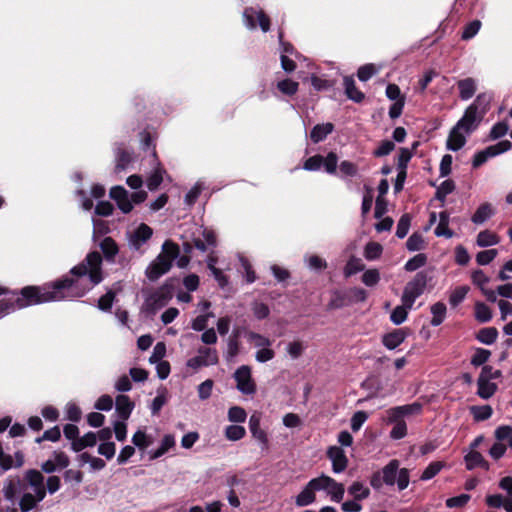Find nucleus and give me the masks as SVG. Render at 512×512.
Returning a JSON list of instances; mask_svg holds the SVG:
<instances>
[{"label":"nucleus","instance_id":"f257e3e1","mask_svg":"<svg viewBox=\"0 0 512 512\" xmlns=\"http://www.w3.org/2000/svg\"><path fill=\"white\" fill-rule=\"evenodd\" d=\"M101 264V254L97 251L91 252L83 262L70 270V276L41 286L45 303L85 295L103 280Z\"/></svg>","mask_w":512,"mask_h":512},{"label":"nucleus","instance_id":"f03ea898","mask_svg":"<svg viewBox=\"0 0 512 512\" xmlns=\"http://www.w3.org/2000/svg\"><path fill=\"white\" fill-rule=\"evenodd\" d=\"M324 492L334 502H340L345 493L342 483L337 482L332 477L321 474L312 478L295 497V505L297 507H305L316 501V492Z\"/></svg>","mask_w":512,"mask_h":512},{"label":"nucleus","instance_id":"7ed1b4c3","mask_svg":"<svg viewBox=\"0 0 512 512\" xmlns=\"http://www.w3.org/2000/svg\"><path fill=\"white\" fill-rule=\"evenodd\" d=\"M0 298V317H3L17 309L27 306L45 303L42 295V288L28 286L21 290L20 293L14 291H5L1 288Z\"/></svg>","mask_w":512,"mask_h":512},{"label":"nucleus","instance_id":"20e7f679","mask_svg":"<svg viewBox=\"0 0 512 512\" xmlns=\"http://www.w3.org/2000/svg\"><path fill=\"white\" fill-rule=\"evenodd\" d=\"M410 482L409 470L399 468L398 460H391L381 471L373 474L370 484L374 489H380L384 484L387 486L397 485L398 490L406 489Z\"/></svg>","mask_w":512,"mask_h":512},{"label":"nucleus","instance_id":"39448f33","mask_svg":"<svg viewBox=\"0 0 512 512\" xmlns=\"http://www.w3.org/2000/svg\"><path fill=\"white\" fill-rule=\"evenodd\" d=\"M180 253L177 244L172 241H165L162 245V253L147 267L146 276L155 281L162 275L167 273L172 267V262L178 257Z\"/></svg>","mask_w":512,"mask_h":512},{"label":"nucleus","instance_id":"423d86ee","mask_svg":"<svg viewBox=\"0 0 512 512\" xmlns=\"http://www.w3.org/2000/svg\"><path fill=\"white\" fill-rule=\"evenodd\" d=\"M478 124L463 115L449 133L446 147L451 151H458L466 144V138L476 130Z\"/></svg>","mask_w":512,"mask_h":512},{"label":"nucleus","instance_id":"0eeeda50","mask_svg":"<svg viewBox=\"0 0 512 512\" xmlns=\"http://www.w3.org/2000/svg\"><path fill=\"white\" fill-rule=\"evenodd\" d=\"M110 197L116 201L118 208L125 214L131 212L135 204L144 202L147 193L143 190L132 193L129 197L127 190L122 186H114L110 190Z\"/></svg>","mask_w":512,"mask_h":512},{"label":"nucleus","instance_id":"6e6552de","mask_svg":"<svg viewBox=\"0 0 512 512\" xmlns=\"http://www.w3.org/2000/svg\"><path fill=\"white\" fill-rule=\"evenodd\" d=\"M427 282V274L425 272H418L414 278L406 284L401 302L406 303L408 307H413L416 299L423 294Z\"/></svg>","mask_w":512,"mask_h":512},{"label":"nucleus","instance_id":"1a4fd4ad","mask_svg":"<svg viewBox=\"0 0 512 512\" xmlns=\"http://www.w3.org/2000/svg\"><path fill=\"white\" fill-rule=\"evenodd\" d=\"M243 19L248 29H256L257 26L263 32H268L270 29V19L261 9L246 8L243 12Z\"/></svg>","mask_w":512,"mask_h":512},{"label":"nucleus","instance_id":"9d476101","mask_svg":"<svg viewBox=\"0 0 512 512\" xmlns=\"http://www.w3.org/2000/svg\"><path fill=\"white\" fill-rule=\"evenodd\" d=\"M492 97L489 94H479L474 102L467 107L464 115L479 125L484 114L487 112Z\"/></svg>","mask_w":512,"mask_h":512},{"label":"nucleus","instance_id":"9b49d317","mask_svg":"<svg viewBox=\"0 0 512 512\" xmlns=\"http://www.w3.org/2000/svg\"><path fill=\"white\" fill-rule=\"evenodd\" d=\"M511 143L508 140L500 141L494 145H491L474 155L472 165L474 168H478L483 165L489 158L500 155L511 149Z\"/></svg>","mask_w":512,"mask_h":512},{"label":"nucleus","instance_id":"f8f14e48","mask_svg":"<svg viewBox=\"0 0 512 512\" xmlns=\"http://www.w3.org/2000/svg\"><path fill=\"white\" fill-rule=\"evenodd\" d=\"M173 298V290L170 286L163 285L153 292L146 300V307L150 313H155L157 310L166 306Z\"/></svg>","mask_w":512,"mask_h":512},{"label":"nucleus","instance_id":"ddd939ff","mask_svg":"<svg viewBox=\"0 0 512 512\" xmlns=\"http://www.w3.org/2000/svg\"><path fill=\"white\" fill-rule=\"evenodd\" d=\"M237 389L246 395L256 392V384L252 379L251 368L247 365L240 366L234 373Z\"/></svg>","mask_w":512,"mask_h":512},{"label":"nucleus","instance_id":"4468645a","mask_svg":"<svg viewBox=\"0 0 512 512\" xmlns=\"http://www.w3.org/2000/svg\"><path fill=\"white\" fill-rule=\"evenodd\" d=\"M130 249L138 251L152 237L153 230L147 224L141 223L137 228L127 233Z\"/></svg>","mask_w":512,"mask_h":512},{"label":"nucleus","instance_id":"2eb2a0df","mask_svg":"<svg viewBox=\"0 0 512 512\" xmlns=\"http://www.w3.org/2000/svg\"><path fill=\"white\" fill-rule=\"evenodd\" d=\"M327 457L332 462V471L335 474L342 473L348 465V459L344 450L338 446H331L327 450Z\"/></svg>","mask_w":512,"mask_h":512},{"label":"nucleus","instance_id":"dca6fc26","mask_svg":"<svg viewBox=\"0 0 512 512\" xmlns=\"http://www.w3.org/2000/svg\"><path fill=\"white\" fill-rule=\"evenodd\" d=\"M25 479L39 499H44L46 496V488L44 485V476L37 470H28L25 473Z\"/></svg>","mask_w":512,"mask_h":512},{"label":"nucleus","instance_id":"f3484780","mask_svg":"<svg viewBox=\"0 0 512 512\" xmlns=\"http://www.w3.org/2000/svg\"><path fill=\"white\" fill-rule=\"evenodd\" d=\"M261 415L260 413H253L249 418V429L252 436L262 444L263 448L268 446V437L264 430L260 428Z\"/></svg>","mask_w":512,"mask_h":512},{"label":"nucleus","instance_id":"a211bd4d","mask_svg":"<svg viewBox=\"0 0 512 512\" xmlns=\"http://www.w3.org/2000/svg\"><path fill=\"white\" fill-rule=\"evenodd\" d=\"M152 162L154 167L153 172L147 179V187L149 190L153 191L156 190L159 185L163 181V175L165 174V170L161 167L160 163L158 162L156 152L153 149L151 152Z\"/></svg>","mask_w":512,"mask_h":512},{"label":"nucleus","instance_id":"6ab92c4d","mask_svg":"<svg viewBox=\"0 0 512 512\" xmlns=\"http://www.w3.org/2000/svg\"><path fill=\"white\" fill-rule=\"evenodd\" d=\"M406 337L407 332L404 329H395L383 336L382 343L387 349L394 350L405 341Z\"/></svg>","mask_w":512,"mask_h":512},{"label":"nucleus","instance_id":"aec40b11","mask_svg":"<svg viewBox=\"0 0 512 512\" xmlns=\"http://www.w3.org/2000/svg\"><path fill=\"white\" fill-rule=\"evenodd\" d=\"M464 459H465L466 468L468 470H473L477 467H482L485 470L489 469L488 462L484 459L482 454L476 450H470L465 455Z\"/></svg>","mask_w":512,"mask_h":512},{"label":"nucleus","instance_id":"412c9836","mask_svg":"<svg viewBox=\"0 0 512 512\" xmlns=\"http://www.w3.org/2000/svg\"><path fill=\"white\" fill-rule=\"evenodd\" d=\"M459 90V97L462 100H469L473 97L477 89V83L473 78H465L457 83Z\"/></svg>","mask_w":512,"mask_h":512},{"label":"nucleus","instance_id":"4be33fe9","mask_svg":"<svg viewBox=\"0 0 512 512\" xmlns=\"http://www.w3.org/2000/svg\"><path fill=\"white\" fill-rule=\"evenodd\" d=\"M116 411L122 420H127L133 410V403L126 395H118L115 401Z\"/></svg>","mask_w":512,"mask_h":512},{"label":"nucleus","instance_id":"5701e85b","mask_svg":"<svg viewBox=\"0 0 512 512\" xmlns=\"http://www.w3.org/2000/svg\"><path fill=\"white\" fill-rule=\"evenodd\" d=\"M202 236L204 240L199 238L194 239V246L198 250L205 252L208 247H214L216 245V236L212 230L204 228L202 230Z\"/></svg>","mask_w":512,"mask_h":512},{"label":"nucleus","instance_id":"b1692460","mask_svg":"<svg viewBox=\"0 0 512 512\" xmlns=\"http://www.w3.org/2000/svg\"><path fill=\"white\" fill-rule=\"evenodd\" d=\"M116 155V172H121L125 170L127 165L130 163L132 156L131 152L123 146H117L115 148Z\"/></svg>","mask_w":512,"mask_h":512},{"label":"nucleus","instance_id":"393cba45","mask_svg":"<svg viewBox=\"0 0 512 512\" xmlns=\"http://www.w3.org/2000/svg\"><path fill=\"white\" fill-rule=\"evenodd\" d=\"M333 128L331 123L317 124L311 130L310 138L314 143H319L333 131Z\"/></svg>","mask_w":512,"mask_h":512},{"label":"nucleus","instance_id":"a878e982","mask_svg":"<svg viewBox=\"0 0 512 512\" xmlns=\"http://www.w3.org/2000/svg\"><path fill=\"white\" fill-rule=\"evenodd\" d=\"M97 442V435L94 432H88L83 437L71 443V448L75 452H80L86 447H93Z\"/></svg>","mask_w":512,"mask_h":512},{"label":"nucleus","instance_id":"bb28decb","mask_svg":"<svg viewBox=\"0 0 512 512\" xmlns=\"http://www.w3.org/2000/svg\"><path fill=\"white\" fill-rule=\"evenodd\" d=\"M494 214L493 208L489 203L481 204L475 213L473 214L471 220L474 224H483L486 222L492 215Z\"/></svg>","mask_w":512,"mask_h":512},{"label":"nucleus","instance_id":"cd10ccee","mask_svg":"<svg viewBox=\"0 0 512 512\" xmlns=\"http://www.w3.org/2000/svg\"><path fill=\"white\" fill-rule=\"evenodd\" d=\"M344 87L345 93L349 99L353 100L356 103H359L364 99V94L357 89L354 79L350 77H345Z\"/></svg>","mask_w":512,"mask_h":512},{"label":"nucleus","instance_id":"c85d7f7f","mask_svg":"<svg viewBox=\"0 0 512 512\" xmlns=\"http://www.w3.org/2000/svg\"><path fill=\"white\" fill-rule=\"evenodd\" d=\"M348 493L353 499L361 501L369 497L370 490L363 483L355 481L349 486Z\"/></svg>","mask_w":512,"mask_h":512},{"label":"nucleus","instance_id":"c756f323","mask_svg":"<svg viewBox=\"0 0 512 512\" xmlns=\"http://www.w3.org/2000/svg\"><path fill=\"white\" fill-rule=\"evenodd\" d=\"M175 445L174 436L167 434L163 437L160 446L150 454L151 459H157L163 456L166 452H168Z\"/></svg>","mask_w":512,"mask_h":512},{"label":"nucleus","instance_id":"7c9ffc66","mask_svg":"<svg viewBox=\"0 0 512 512\" xmlns=\"http://www.w3.org/2000/svg\"><path fill=\"white\" fill-rule=\"evenodd\" d=\"M412 150L408 148H401L397 157V168L400 170L401 180L406 178V169L409 161L412 158Z\"/></svg>","mask_w":512,"mask_h":512},{"label":"nucleus","instance_id":"2f4dec72","mask_svg":"<svg viewBox=\"0 0 512 512\" xmlns=\"http://www.w3.org/2000/svg\"><path fill=\"white\" fill-rule=\"evenodd\" d=\"M499 242V237L489 230L481 231L477 235L476 243L479 247H490L498 244Z\"/></svg>","mask_w":512,"mask_h":512},{"label":"nucleus","instance_id":"473e14b6","mask_svg":"<svg viewBox=\"0 0 512 512\" xmlns=\"http://www.w3.org/2000/svg\"><path fill=\"white\" fill-rule=\"evenodd\" d=\"M498 337V330L495 327H486L479 330L477 340L485 345L493 344Z\"/></svg>","mask_w":512,"mask_h":512},{"label":"nucleus","instance_id":"72a5a7b5","mask_svg":"<svg viewBox=\"0 0 512 512\" xmlns=\"http://www.w3.org/2000/svg\"><path fill=\"white\" fill-rule=\"evenodd\" d=\"M410 309H412V307H408L406 303L396 306L390 315L391 322L395 325H400L405 322Z\"/></svg>","mask_w":512,"mask_h":512},{"label":"nucleus","instance_id":"f704fd0d","mask_svg":"<svg viewBox=\"0 0 512 512\" xmlns=\"http://www.w3.org/2000/svg\"><path fill=\"white\" fill-rule=\"evenodd\" d=\"M42 500L43 499H39V497L35 493H24L19 501L21 512H28L32 510Z\"/></svg>","mask_w":512,"mask_h":512},{"label":"nucleus","instance_id":"c9c22d12","mask_svg":"<svg viewBox=\"0 0 512 512\" xmlns=\"http://www.w3.org/2000/svg\"><path fill=\"white\" fill-rule=\"evenodd\" d=\"M446 310V305L442 302H437L431 306V313L433 317L430 323L432 326H439L444 321Z\"/></svg>","mask_w":512,"mask_h":512},{"label":"nucleus","instance_id":"e433bc0d","mask_svg":"<svg viewBox=\"0 0 512 512\" xmlns=\"http://www.w3.org/2000/svg\"><path fill=\"white\" fill-rule=\"evenodd\" d=\"M100 247L107 260H113L118 253L117 244L111 237L104 238Z\"/></svg>","mask_w":512,"mask_h":512},{"label":"nucleus","instance_id":"4c0bfd02","mask_svg":"<svg viewBox=\"0 0 512 512\" xmlns=\"http://www.w3.org/2000/svg\"><path fill=\"white\" fill-rule=\"evenodd\" d=\"M478 395L483 399L490 398L496 391V384L488 380L479 379L477 380Z\"/></svg>","mask_w":512,"mask_h":512},{"label":"nucleus","instance_id":"58836bf2","mask_svg":"<svg viewBox=\"0 0 512 512\" xmlns=\"http://www.w3.org/2000/svg\"><path fill=\"white\" fill-rule=\"evenodd\" d=\"M79 461L82 465L89 463L93 471L102 470L105 467V462L103 459L93 457L87 452L79 455Z\"/></svg>","mask_w":512,"mask_h":512},{"label":"nucleus","instance_id":"ea45409f","mask_svg":"<svg viewBox=\"0 0 512 512\" xmlns=\"http://www.w3.org/2000/svg\"><path fill=\"white\" fill-rule=\"evenodd\" d=\"M470 288L466 285L456 287L449 296V303L451 306H458L468 294Z\"/></svg>","mask_w":512,"mask_h":512},{"label":"nucleus","instance_id":"a19ab883","mask_svg":"<svg viewBox=\"0 0 512 512\" xmlns=\"http://www.w3.org/2000/svg\"><path fill=\"white\" fill-rule=\"evenodd\" d=\"M198 355L206 360L210 366L216 365L218 363V353L215 348L201 346L197 349Z\"/></svg>","mask_w":512,"mask_h":512},{"label":"nucleus","instance_id":"79ce46f5","mask_svg":"<svg viewBox=\"0 0 512 512\" xmlns=\"http://www.w3.org/2000/svg\"><path fill=\"white\" fill-rule=\"evenodd\" d=\"M364 264L360 258L357 257H351L344 268V275L345 277H350L362 270H364Z\"/></svg>","mask_w":512,"mask_h":512},{"label":"nucleus","instance_id":"37998d69","mask_svg":"<svg viewBox=\"0 0 512 512\" xmlns=\"http://www.w3.org/2000/svg\"><path fill=\"white\" fill-rule=\"evenodd\" d=\"M19 485H20V480L17 478L14 480L7 481L3 487V494H4L5 498L7 500L11 501L13 504H14L16 495L18 493Z\"/></svg>","mask_w":512,"mask_h":512},{"label":"nucleus","instance_id":"c03bdc74","mask_svg":"<svg viewBox=\"0 0 512 512\" xmlns=\"http://www.w3.org/2000/svg\"><path fill=\"white\" fill-rule=\"evenodd\" d=\"M475 318L481 323L489 322L492 318V312L486 304L477 303L475 305Z\"/></svg>","mask_w":512,"mask_h":512},{"label":"nucleus","instance_id":"a18cd8bd","mask_svg":"<svg viewBox=\"0 0 512 512\" xmlns=\"http://www.w3.org/2000/svg\"><path fill=\"white\" fill-rule=\"evenodd\" d=\"M246 434V430L240 425H230L225 429V436L228 440L238 441L242 439Z\"/></svg>","mask_w":512,"mask_h":512},{"label":"nucleus","instance_id":"49530a36","mask_svg":"<svg viewBox=\"0 0 512 512\" xmlns=\"http://www.w3.org/2000/svg\"><path fill=\"white\" fill-rule=\"evenodd\" d=\"M426 261H427L426 255L419 253V254L415 255L414 257H412L411 259H409L406 262L404 268L408 272H413V271L421 268L422 266H424L426 264Z\"/></svg>","mask_w":512,"mask_h":512},{"label":"nucleus","instance_id":"de8ad7c7","mask_svg":"<svg viewBox=\"0 0 512 512\" xmlns=\"http://www.w3.org/2000/svg\"><path fill=\"white\" fill-rule=\"evenodd\" d=\"M382 246L377 242H369L364 249V256L367 260H376L382 254Z\"/></svg>","mask_w":512,"mask_h":512},{"label":"nucleus","instance_id":"09e8293b","mask_svg":"<svg viewBox=\"0 0 512 512\" xmlns=\"http://www.w3.org/2000/svg\"><path fill=\"white\" fill-rule=\"evenodd\" d=\"M406 247L409 251H420L424 248L423 236L419 233H413L406 242Z\"/></svg>","mask_w":512,"mask_h":512},{"label":"nucleus","instance_id":"8fccbe9b","mask_svg":"<svg viewBox=\"0 0 512 512\" xmlns=\"http://www.w3.org/2000/svg\"><path fill=\"white\" fill-rule=\"evenodd\" d=\"M410 224H411L410 216L408 214L402 215L397 224L396 236L400 239L406 237V235L409 232Z\"/></svg>","mask_w":512,"mask_h":512},{"label":"nucleus","instance_id":"3c124183","mask_svg":"<svg viewBox=\"0 0 512 512\" xmlns=\"http://www.w3.org/2000/svg\"><path fill=\"white\" fill-rule=\"evenodd\" d=\"M246 418V411L240 406H233L228 410V419L230 422L243 423Z\"/></svg>","mask_w":512,"mask_h":512},{"label":"nucleus","instance_id":"603ef678","mask_svg":"<svg viewBox=\"0 0 512 512\" xmlns=\"http://www.w3.org/2000/svg\"><path fill=\"white\" fill-rule=\"evenodd\" d=\"M247 337L248 340L258 349L270 347L272 344V342L267 337L255 332H249Z\"/></svg>","mask_w":512,"mask_h":512},{"label":"nucleus","instance_id":"864d4df0","mask_svg":"<svg viewBox=\"0 0 512 512\" xmlns=\"http://www.w3.org/2000/svg\"><path fill=\"white\" fill-rule=\"evenodd\" d=\"M509 125L506 121H500L494 124L490 130V138L492 140L499 139L507 134Z\"/></svg>","mask_w":512,"mask_h":512},{"label":"nucleus","instance_id":"5fc2aeb1","mask_svg":"<svg viewBox=\"0 0 512 512\" xmlns=\"http://www.w3.org/2000/svg\"><path fill=\"white\" fill-rule=\"evenodd\" d=\"M277 88L283 94L291 96L297 92L298 83L293 80H290V79H285V80L278 82Z\"/></svg>","mask_w":512,"mask_h":512},{"label":"nucleus","instance_id":"6e6d98bb","mask_svg":"<svg viewBox=\"0 0 512 512\" xmlns=\"http://www.w3.org/2000/svg\"><path fill=\"white\" fill-rule=\"evenodd\" d=\"M481 28V22L479 20H473L469 24H467L464 27V30L462 32V39L463 40H470L472 39L480 30Z\"/></svg>","mask_w":512,"mask_h":512},{"label":"nucleus","instance_id":"4d7b16f0","mask_svg":"<svg viewBox=\"0 0 512 512\" xmlns=\"http://www.w3.org/2000/svg\"><path fill=\"white\" fill-rule=\"evenodd\" d=\"M491 352L487 349L477 348L471 359V364L474 366H481L488 361Z\"/></svg>","mask_w":512,"mask_h":512},{"label":"nucleus","instance_id":"13d9d810","mask_svg":"<svg viewBox=\"0 0 512 512\" xmlns=\"http://www.w3.org/2000/svg\"><path fill=\"white\" fill-rule=\"evenodd\" d=\"M455 189V184L452 180H445L441 183V185L437 188L436 197L444 201L447 195L452 193Z\"/></svg>","mask_w":512,"mask_h":512},{"label":"nucleus","instance_id":"bf43d9fd","mask_svg":"<svg viewBox=\"0 0 512 512\" xmlns=\"http://www.w3.org/2000/svg\"><path fill=\"white\" fill-rule=\"evenodd\" d=\"M380 281V273L377 269H368L362 275V282L369 287L375 286Z\"/></svg>","mask_w":512,"mask_h":512},{"label":"nucleus","instance_id":"052dcab7","mask_svg":"<svg viewBox=\"0 0 512 512\" xmlns=\"http://www.w3.org/2000/svg\"><path fill=\"white\" fill-rule=\"evenodd\" d=\"M443 468V464L441 462H432L430 463L421 475V480H430L434 476H436L441 469Z\"/></svg>","mask_w":512,"mask_h":512},{"label":"nucleus","instance_id":"680f3d73","mask_svg":"<svg viewBox=\"0 0 512 512\" xmlns=\"http://www.w3.org/2000/svg\"><path fill=\"white\" fill-rule=\"evenodd\" d=\"M497 254H498V251L496 249L480 251L476 255V261L479 265H487L495 259Z\"/></svg>","mask_w":512,"mask_h":512},{"label":"nucleus","instance_id":"e2e57ef3","mask_svg":"<svg viewBox=\"0 0 512 512\" xmlns=\"http://www.w3.org/2000/svg\"><path fill=\"white\" fill-rule=\"evenodd\" d=\"M214 382L211 379H207L198 385V397L200 400L208 399L212 394Z\"/></svg>","mask_w":512,"mask_h":512},{"label":"nucleus","instance_id":"0e129e2a","mask_svg":"<svg viewBox=\"0 0 512 512\" xmlns=\"http://www.w3.org/2000/svg\"><path fill=\"white\" fill-rule=\"evenodd\" d=\"M133 444L139 449H145L151 444V439L145 432L138 430L132 437Z\"/></svg>","mask_w":512,"mask_h":512},{"label":"nucleus","instance_id":"69168bd1","mask_svg":"<svg viewBox=\"0 0 512 512\" xmlns=\"http://www.w3.org/2000/svg\"><path fill=\"white\" fill-rule=\"evenodd\" d=\"M376 73L377 69L373 64H366L358 69L357 76L360 81L366 82Z\"/></svg>","mask_w":512,"mask_h":512},{"label":"nucleus","instance_id":"338daca9","mask_svg":"<svg viewBox=\"0 0 512 512\" xmlns=\"http://www.w3.org/2000/svg\"><path fill=\"white\" fill-rule=\"evenodd\" d=\"M338 157L334 152H330L323 160L322 165L329 174H334L337 169Z\"/></svg>","mask_w":512,"mask_h":512},{"label":"nucleus","instance_id":"774afa93","mask_svg":"<svg viewBox=\"0 0 512 512\" xmlns=\"http://www.w3.org/2000/svg\"><path fill=\"white\" fill-rule=\"evenodd\" d=\"M395 149V144L390 140L382 141L378 148L373 152L376 157H383L389 155Z\"/></svg>","mask_w":512,"mask_h":512}]
</instances>
